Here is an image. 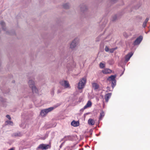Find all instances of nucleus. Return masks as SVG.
<instances>
[{
  "instance_id": "nucleus-10",
  "label": "nucleus",
  "mask_w": 150,
  "mask_h": 150,
  "mask_svg": "<svg viewBox=\"0 0 150 150\" xmlns=\"http://www.w3.org/2000/svg\"><path fill=\"white\" fill-rule=\"evenodd\" d=\"M71 125L74 127L78 126L79 125V122L78 121H76L75 120H73L71 122Z\"/></svg>"
},
{
  "instance_id": "nucleus-21",
  "label": "nucleus",
  "mask_w": 150,
  "mask_h": 150,
  "mask_svg": "<svg viewBox=\"0 0 150 150\" xmlns=\"http://www.w3.org/2000/svg\"><path fill=\"white\" fill-rule=\"evenodd\" d=\"M147 23V22H146L145 21H144L143 24V26L145 28L146 26V25Z\"/></svg>"
},
{
  "instance_id": "nucleus-14",
  "label": "nucleus",
  "mask_w": 150,
  "mask_h": 150,
  "mask_svg": "<svg viewBox=\"0 0 150 150\" xmlns=\"http://www.w3.org/2000/svg\"><path fill=\"white\" fill-rule=\"evenodd\" d=\"M92 86L93 89L95 90L98 89L99 88V85L96 83H92Z\"/></svg>"
},
{
  "instance_id": "nucleus-30",
  "label": "nucleus",
  "mask_w": 150,
  "mask_h": 150,
  "mask_svg": "<svg viewBox=\"0 0 150 150\" xmlns=\"http://www.w3.org/2000/svg\"><path fill=\"white\" fill-rule=\"evenodd\" d=\"M14 150V148H12L10 149H8V150Z\"/></svg>"
},
{
  "instance_id": "nucleus-11",
  "label": "nucleus",
  "mask_w": 150,
  "mask_h": 150,
  "mask_svg": "<svg viewBox=\"0 0 150 150\" xmlns=\"http://www.w3.org/2000/svg\"><path fill=\"white\" fill-rule=\"evenodd\" d=\"M88 123L89 125H93L95 124V121L93 119L90 118L88 120Z\"/></svg>"
},
{
  "instance_id": "nucleus-6",
  "label": "nucleus",
  "mask_w": 150,
  "mask_h": 150,
  "mask_svg": "<svg viewBox=\"0 0 150 150\" xmlns=\"http://www.w3.org/2000/svg\"><path fill=\"white\" fill-rule=\"evenodd\" d=\"M50 146L48 144H41L38 146L37 148V149H40L42 150H46L50 148Z\"/></svg>"
},
{
  "instance_id": "nucleus-26",
  "label": "nucleus",
  "mask_w": 150,
  "mask_h": 150,
  "mask_svg": "<svg viewBox=\"0 0 150 150\" xmlns=\"http://www.w3.org/2000/svg\"><path fill=\"white\" fill-rule=\"evenodd\" d=\"M6 117L7 118H8L9 120H10L11 119V117L9 115H6Z\"/></svg>"
},
{
  "instance_id": "nucleus-13",
  "label": "nucleus",
  "mask_w": 150,
  "mask_h": 150,
  "mask_svg": "<svg viewBox=\"0 0 150 150\" xmlns=\"http://www.w3.org/2000/svg\"><path fill=\"white\" fill-rule=\"evenodd\" d=\"M102 72L104 74H107L111 73V70L108 69H105L102 71Z\"/></svg>"
},
{
  "instance_id": "nucleus-25",
  "label": "nucleus",
  "mask_w": 150,
  "mask_h": 150,
  "mask_svg": "<svg viewBox=\"0 0 150 150\" xmlns=\"http://www.w3.org/2000/svg\"><path fill=\"white\" fill-rule=\"evenodd\" d=\"M107 90H106L107 92H108L110 91V88L109 87H107Z\"/></svg>"
},
{
  "instance_id": "nucleus-17",
  "label": "nucleus",
  "mask_w": 150,
  "mask_h": 150,
  "mask_svg": "<svg viewBox=\"0 0 150 150\" xmlns=\"http://www.w3.org/2000/svg\"><path fill=\"white\" fill-rule=\"evenodd\" d=\"M70 6V5L69 3H67L65 4H64L63 6V7L65 9H68V8Z\"/></svg>"
},
{
  "instance_id": "nucleus-7",
  "label": "nucleus",
  "mask_w": 150,
  "mask_h": 150,
  "mask_svg": "<svg viewBox=\"0 0 150 150\" xmlns=\"http://www.w3.org/2000/svg\"><path fill=\"white\" fill-rule=\"evenodd\" d=\"M78 41L79 39L77 38L74 39L70 45V48L73 50L74 48L76 47Z\"/></svg>"
},
{
  "instance_id": "nucleus-12",
  "label": "nucleus",
  "mask_w": 150,
  "mask_h": 150,
  "mask_svg": "<svg viewBox=\"0 0 150 150\" xmlns=\"http://www.w3.org/2000/svg\"><path fill=\"white\" fill-rule=\"evenodd\" d=\"M111 96V93H108L105 95V98L106 102H108V101L109 99L110 98Z\"/></svg>"
},
{
  "instance_id": "nucleus-4",
  "label": "nucleus",
  "mask_w": 150,
  "mask_h": 150,
  "mask_svg": "<svg viewBox=\"0 0 150 150\" xmlns=\"http://www.w3.org/2000/svg\"><path fill=\"white\" fill-rule=\"evenodd\" d=\"M116 77L115 75H111L107 79L108 81L111 82L112 86L113 88L116 85V81L115 80Z\"/></svg>"
},
{
  "instance_id": "nucleus-22",
  "label": "nucleus",
  "mask_w": 150,
  "mask_h": 150,
  "mask_svg": "<svg viewBox=\"0 0 150 150\" xmlns=\"http://www.w3.org/2000/svg\"><path fill=\"white\" fill-rule=\"evenodd\" d=\"M105 50L106 52H108L109 51L110 49L107 46H106L105 47Z\"/></svg>"
},
{
  "instance_id": "nucleus-16",
  "label": "nucleus",
  "mask_w": 150,
  "mask_h": 150,
  "mask_svg": "<svg viewBox=\"0 0 150 150\" xmlns=\"http://www.w3.org/2000/svg\"><path fill=\"white\" fill-rule=\"evenodd\" d=\"M105 115V113L103 110L101 111V112L100 113V115L99 118V120H101L102 118Z\"/></svg>"
},
{
  "instance_id": "nucleus-15",
  "label": "nucleus",
  "mask_w": 150,
  "mask_h": 150,
  "mask_svg": "<svg viewBox=\"0 0 150 150\" xmlns=\"http://www.w3.org/2000/svg\"><path fill=\"white\" fill-rule=\"evenodd\" d=\"M92 103L89 100L88 101L86 105L84 106V108H88L90 107L91 106Z\"/></svg>"
},
{
  "instance_id": "nucleus-1",
  "label": "nucleus",
  "mask_w": 150,
  "mask_h": 150,
  "mask_svg": "<svg viewBox=\"0 0 150 150\" xmlns=\"http://www.w3.org/2000/svg\"><path fill=\"white\" fill-rule=\"evenodd\" d=\"M60 104H57L54 106L42 110L40 113V115L42 117H45L47 113L52 111L55 108L59 106Z\"/></svg>"
},
{
  "instance_id": "nucleus-31",
  "label": "nucleus",
  "mask_w": 150,
  "mask_h": 150,
  "mask_svg": "<svg viewBox=\"0 0 150 150\" xmlns=\"http://www.w3.org/2000/svg\"><path fill=\"white\" fill-rule=\"evenodd\" d=\"M60 91H57V93H60Z\"/></svg>"
},
{
  "instance_id": "nucleus-20",
  "label": "nucleus",
  "mask_w": 150,
  "mask_h": 150,
  "mask_svg": "<svg viewBox=\"0 0 150 150\" xmlns=\"http://www.w3.org/2000/svg\"><path fill=\"white\" fill-rule=\"evenodd\" d=\"M0 24H1V26H2L3 29L4 30H5L4 28V27L5 26V25L3 21H1V23H0Z\"/></svg>"
},
{
  "instance_id": "nucleus-23",
  "label": "nucleus",
  "mask_w": 150,
  "mask_h": 150,
  "mask_svg": "<svg viewBox=\"0 0 150 150\" xmlns=\"http://www.w3.org/2000/svg\"><path fill=\"white\" fill-rule=\"evenodd\" d=\"M117 18V16L116 15L115 16L113 17V18L112 19V20L114 21Z\"/></svg>"
},
{
  "instance_id": "nucleus-29",
  "label": "nucleus",
  "mask_w": 150,
  "mask_h": 150,
  "mask_svg": "<svg viewBox=\"0 0 150 150\" xmlns=\"http://www.w3.org/2000/svg\"><path fill=\"white\" fill-rule=\"evenodd\" d=\"M149 20V18H147L145 21L147 22Z\"/></svg>"
},
{
  "instance_id": "nucleus-9",
  "label": "nucleus",
  "mask_w": 150,
  "mask_h": 150,
  "mask_svg": "<svg viewBox=\"0 0 150 150\" xmlns=\"http://www.w3.org/2000/svg\"><path fill=\"white\" fill-rule=\"evenodd\" d=\"M133 54V53L132 52H130L127 54L125 57V61L127 62H128Z\"/></svg>"
},
{
  "instance_id": "nucleus-2",
  "label": "nucleus",
  "mask_w": 150,
  "mask_h": 150,
  "mask_svg": "<svg viewBox=\"0 0 150 150\" xmlns=\"http://www.w3.org/2000/svg\"><path fill=\"white\" fill-rule=\"evenodd\" d=\"M28 83L30 87L32 89L33 93H37L38 90L35 85V83L33 79L29 80Z\"/></svg>"
},
{
  "instance_id": "nucleus-8",
  "label": "nucleus",
  "mask_w": 150,
  "mask_h": 150,
  "mask_svg": "<svg viewBox=\"0 0 150 150\" xmlns=\"http://www.w3.org/2000/svg\"><path fill=\"white\" fill-rule=\"evenodd\" d=\"M143 39V37L142 36H140L135 40L134 41L133 45H139Z\"/></svg>"
},
{
  "instance_id": "nucleus-24",
  "label": "nucleus",
  "mask_w": 150,
  "mask_h": 150,
  "mask_svg": "<svg viewBox=\"0 0 150 150\" xmlns=\"http://www.w3.org/2000/svg\"><path fill=\"white\" fill-rule=\"evenodd\" d=\"M114 50L115 49L113 48L111 49H110L109 51H110V53H112L114 52Z\"/></svg>"
},
{
  "instance_id": "nucleus-3",
  "label": "nucleus",
  "mask_w": 150,
  "mask_h": 150,
  "mask_svg": "<svg viewBox=\"0 0 150 150\" xmlns=\"http://www.w3.org/2000/svg\"><path fill=\"white\" fill-rule=\"evenodd\" d=\"M86 81V79L85 78H83L80 80L77 86V88L79 90L82 89L84 88Z\"/></svg>"
},
{
  "instance_id": "nucleus-5",
  "label": "nucleus",
  "mask_w": 150,
  "mask_h": 150,
  "mask_svg": "<svg viewBox=\"0 0 150 150\" xmlns=\"http://www.w3.org/2000/svg\"><path fill=\"white\" fill-rule=\"evenodd\" d=\"M60 84L65 88H70L71 87L69 82L65 80H62L60 81Z\"/></svg>"
},
{
  "instance_id": "nucleus-32",
  "label": "nucleus",
  "mask_w": 150,
  "mask_h": 150,
  "mask_svg": "<svg viewBox=\"0 0 150 150\" xmlns=\"http://www.w3.org/2000/svg\"><path fill=\"white\" fill-rule=\"evenodd\" d=\"M84 8H85L86 9V6H84Z\"/></svg>"
},
{
  "instance_id": "nucleus-27",
  "label": "nucleus",
  "mask_w": 150,
  "mask_h": 150,
  "mask_svg": "<svg viewBox=\"0 0 150 150\" xmlns=\"http://www.w3.org/2000/svg\"><path fill=\"white\" fill-rule=\"evenodd\" d=\"M117 0H110V1L112 3H115L116 2Z\"/></svg>"
},
{
  "instance_id": "nucleus-33",
  "label": "nucleus",
  "mask_w": 150,
  "mask_h": 150,
  "mask_svg": "<svg viewBox=\"0 0 150 150\" xmlns=\"http://www.w3.org/2000/svg\"><path fill=\"white\" fill-rule=\"evenodd\" d=\"M123 72L122 73V74H123Z\"/></svg>"
},
{
  "instance_id": "nucleus-34",
  "label": "nucleus",
  "mask_w": 150,
  "mask_h": 150,
  "mask_svg": "<svg viewBox=\"0 0 150 150\" xmlns=\"http://www.w3.org/2000/svg\"><path fill=\"white\" fill-rule=\"evenodd\" d=\"M146 34L147 33V32H146Z\"/></svg>"
},
{
  "instance_id": "nucleus-19",
  "label": "nucleus",
  "mask_w": 150,
  "mask_h": 150,
  "mask_svg": "<svg viewBox=\"0 0 150 150\" xmlns=\"http://www.w3.org/2000/svg\"><path fill=\"white\" fill-rule=\"evenodd\" d=\"M100 67L101 69L103 68L105 66V64L102 62L100 63L99 64Z\"/></svg>"
},
{
  "instance_id": "nucleus-18",
  "label": "nucleus",
  "mask_w": 150,
  "mask_h": 150,
  "mask_svg": "<svg viewBox=\"0 0 150 150\" xmlns=\"http://www.w3.org/2000/svg\"><path fill=\"white\" fill-rule=\"evenodd\" d=\"M6 125H13V122L11 121H7L6 122Z\"/></svg>"
},
{
  "instance_id": "nucleus-28",
  "label": "nucleus",
  "mask_w": 150,
  "mask_h": 150,
  "mask_svg": "<svg viewBox=\"0 0 150 150\" xmlns=\"http://www.w3.org/2000/svg\"><path fill=\"white\" fill-rule=\"evenodd\" d=\"M86 109V108H84V107L83 108H82L80 110V111H81L83 112V110H84L85 109Z\"/></svg>"
}]
</instances>
